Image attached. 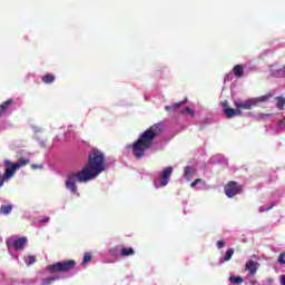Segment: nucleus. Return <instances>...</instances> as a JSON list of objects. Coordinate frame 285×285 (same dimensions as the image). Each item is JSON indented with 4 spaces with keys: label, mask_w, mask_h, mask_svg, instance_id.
Here are the masks:
<instances>
[{
    "label": "nucleus",
    "mask_w": 285,
    "mask_h": 285,
    "mask_svg": "<svg viewBox=\"0 0 285 285\" xmlns=\"http://www.w3.org/2000/svg\"><path fill=\"white\" fill-rule=\"evenodd\" d=\"M106 170V157L99 149H94L89 155L88 164L77 173L69 174L66 180V188L72 194L77 193V181L86 184Z\"/></svg>",
    "instance_id": "1"
},
{
    "label": "nucleus",
    "mask_w": 285,
    "mask_h": 285,
    "mask_svg": "<svg viewBox=\"0 0 285 285\" xmlns=\"http://www.w3.org/2000/svg\"><path fill=\"white\" fill-rule=\"evenodd\" d=\"M164 130V125L156 124L147 129L138 140L132 145V155L136 159H141L146 155V150H148L153 146V141L159 132Z\"/></svg>",
    "instance_id": "2"
},
{
    "label": "nucleus",
    "mask_w": 285,
    "mask_h": 285,
    "mask_svg": "<svg viewBox=\"0 0 285 285\" xmlns=\"http://www.w3.org/2000/svg\"><path fill=\"white\" fill-rule=\"evenodd\" d=\"M28 164H30V158H19L17 163L6 159L3 161L6 171L0 180V188L3 186L6 179H12L17 174V170H19V168H23V166H28Z\"/></svg>",
    "instance_id": "3"
},
{
    "label": "nucleus",
    "mask_w": 285,
    "mask_h": 285,
    "mask_svg": "<svg viewBox=\"0 0 285 285\" xmlns=\"http://www.w3.org/2000/svg\"><path fill=\"white\" fill-rule=\"evenodd\" d=\"M28 244V237L22 236H11L8 240H7V247L9 253L12 255V257L14 259H19V256L14 255L12 253V250H23V248H26V245Z\"/></svg>",
    "instance_id": "4"
},
{
    "label": "nucleus",
    "mask_w": 285,
    "mask_h": 285,
    "mask_svg": "<svg viewBox=\"0 0 285 285\" xmlns=\"http://www.w3.org/2000/svg\"><path fill=\"white\" fill-rule=\"evenodd\" d=\"M264 101H268V96L249 98L247 100L237 99L234 101V106L238 108V110H250V108L259 106V104H264Z\"/></svg>",
    "instance_id": "5"
},
{
    "label": "nucleus",
    "mask_w": 285,
    "mask_h": 285,
    "mask_svg": "<svg viewBox=\"0 0 285 285\" xmlns=\"http://www.w3.org/2000/svg\"><path fill=\"white\" fill-rule=\"evenodd\" d=\"M76 264L75 261L58 262L53 265H48L47 271L49 273H67V271H72Z\"/></svg>",
    "instance_id": "6"
},
{
    "label": "nucleus",
    "mask_w": 285,
    "mask_h": 285,
    "mask_svg": "<svg viewBox=\"0 0 285 285\" xmlns=\"http://www.w3.org/2000/svg\"><path fill=\"white\" fill-rule=\"evenodd\" d=\"M170 175H173V167H166L161 173H160V181L157 183L155 181V187L156 188H161L164 186H168V181H170Z\"/></svg>",
    "instance_id": "7"
},
{
    "label": "nucleus",
    "mask_w": 285,
    "mask_h": 285,
    "mask_svg": "<svg viewBox=\"0 0 285 285\" xmlns=\"http://www.w3.org/2000/svg\"><path fill=\"white\" fill-rule=\"evenodd\" d=\"M242 193V187L237 185L236 181H229L225 187V195L229 198L235 197V195H239Z\"/></svg>",
    "instance_id": "8"
},
{
    "label": "nucleus",
    "mask_w": 285,
    "mask_h": 285,
    "mask_svg": "<svg viewBox=\"0 0 285 285\" xmlns=\"http://www.w3.org/2000/svg\"><path fill=\"white\" fill-rule=\"evenodd\" d=\"M223 112L227 117V119H233V117H239L242 115V110L233 109L226 105H223Z\"/></svg>",
    "instance_id": "9"
},
{
    "label": "nucleus",
    "mask_w": 285,
    "mask_h": 285,
    "mask_svg": "<svg viewBox=\"0 0 285 285\" xmlns=\"http://www.w3.org/2000/svg\"><path fill=\"white\" fill-rule=\"evenodd\" d=\"M245 268L250 275H255V273H257V268H259V263L255 261H248L245 265Z\"/></svg>",
    "instance_id": "10"
},
{
    "label": "nucleus",
    "mask_w": 285,
    "mask_h": 285,
    "mask_svg": "<svg viewBox=\"0 0 285 285\" xmlns=\"http://www.w3.org/2000/svg\"><path fill=\"white\" fill-rule=\"evenodd\" d=\"M271 72H272L273 77H276V78L285 77V67H283L281 69H277L276 67H272Z\"/></svg>",
    "instance_id": "11"
},
{
    "label": "nucleus",
    "mask_w": 285,
    "mask_h": 285,
    "mask_svg": "<svg viewBox=\"0 0 285 285\" xmlns=\"http://www.w3.org/2000/svg\"><path fill=\"white\" fill-rule=\"evenodd\" d=\"M185 179H187V181H190V179H193V177L195 176V168L194 167H185Z\"/></svg>",
    "instance_id": "12"
},
{
    "label": "nucleus",
    "mask_w": 285,
    "mask_h": 285,
    "mask_svg": "<svg viewBox=\"0 0 285 285\" xmlns=\"http://www.w3.org/2000/svg\"><path fill=\"white\" fill-rule=\"evenodd\" d=\"M186 104V100H183L180 102H176L171 106H166L165 110H167V112H173V110H177L180 106H184Z\"/></svg>",
    "instance_id": "13"
},
{
    "label": "nucleus",
    "mask_w": 285,
    "mask_h": 285,
    "mask_svg": "<svg viewBox=\"0 0 285 285\" xmlns=\"http://www.w3.org/2000/svg\"><path fill=\"white\" fill-rule=\"evenodd\" d=\"M12 213V204L2 205L0 207V215H10Z\"/></svg>",
    "instance_id": "14"
},
{
    "label": "nucleus",
    "mask_w": 285,
    "mask_h": 285,
    "mask_svg": "<svg viewBox=\"0 0 285 285\" xmlns=\"http://www.w3.org/2000/svg\"><path fill=\"white\" fill-rule=\"evenodd\" d=\"M130 255H135V249H132V247H124L120 252L121 257H128Z\"/></svg>",
    "instance_id": "15"
},
{
    "label": "nucleus",
    "mask_w": 285,
    "mask_h": 285,
    "mask_svg": "<svg viewBox=\"0 0 285 285\" xmlns=\"http://www.w3.org/2000/svg\"><path fill=\"white\" fill-rule=\"evenodd\" d=\"M233 255H235V250L233 248H229L226 252L225 257L220 259V264H224V262H230V259L233 258Z\"/></svg>",
    "instance_id": "16"
},
{
    "label": "nucleus",
    "mask_w": 285,
    "mask_h": 285,
    "mask_svg": "<svg viewBox=\"0 0 285 285\" xmlns=\"http://www.w3.org/2000/svg\"><path fill=\"white\" fill-rule=\"evenodd\" d=\"M233 70H234L235 77H238V78L244 77V67H242V65H236Z\"/></svg>",
    "instance_id": "17"
},
{
    "label": "nucleus",
    "mask_w": 285,
    "mask_h": 285,
    "mask_svg": "<svg viewBox=\"0 0 285 285\" xmlns=\"http://www.w3.org/2000/svg\"><path fill=\"white\" fill-rule=\"evenodd\" d=\"M8 106H12V100H7L2 105H0V117L8 110Z\"/></svg>",
    "instance_id": "18"
},
{
    "label": "nucleus",
    "mask_w": 285,
    "mask_h": 285,
    "mask_svg": "<svg viewBox=\"0 0 285 285\" xmlns=\"http://www.w3.org/2000/svg\"><path fill=\"white\" fill-rule=\"evenodd\" d=\"M24 262H26L27 266H32V264H35L37 262V258L32 255H29V256L24 257Z\"/></svg>",
    "instance_id": "19"
},
{
    "label": "nucleus",
    "mask_w": 285,
    "mask_h": 285,
    "mask_svg": "<svg viewBox=\"0 0 285 285\" xmlns=\"http://www.w3.org/2000/svg\"><path fill=\"white\" fill-rule=\"evenodd\" d=\"M276 106H277L278 110H284L285 99L282 97H278L276 99Z\"/></svg>",
    "instance_id": "20"
},
{
    "label": "nucleus",
    "mask_w": 285,
    "mask_h": 285,
    "mask_svg": "<svg viewBox=\"0 0 285 285\" xmlns=\"http://www.w3.org/2000/svg\"><path fill=\"white\" fill-rule=\"evenodd\" d=\"M43 83H52V81H55V76L51 73L46 75L42 78Z\"/></svg>",
    "instance_id": "21"
},
{
    "label": "nucleus",
    "mask_w": 285,
    "mask_h": 285,
    "mask_svg": "<svg viewBox=\"0 0 285 285\" xmlns=\"http://www.w3.org/2000/svg\"><path fill=\"white\" fill-rule=\"evenodd\" d=\"M229 282L232 284H242L244 282V278H242L239 276H230Z\"/></svg>",
    "instance_id": "22"
},
{
    "label": "nucleus",
    "mask_w": 285,
    "mask_h": 285,
    "mask_svg": "<svg viewBox=\"0 0 285 285\" xmlns=\"http://www.w3.org/2000/svg\"><path fill=\"white\" fill-rule=\"evenodd\" d=\"M57 279H59L58 277H48V278H45L41 283V285H50L52 284V282H57Z\"/></svg>",
    "instance_id": "23"
},
{
    "label": "nucleus",
    "mask_w": 285,
    "mask_h": 285,
    "mask_svg": "<svg viewBox=\"0 0 285 285\" xmlns=\"http://www.w3.org/2000/svg\"><path fill=\"white\" fill-rule=\"evenodd\" d=\"M90 259H92V256H90V253H86L83 255L82 264H88V262H90Z\"/></svg>",
    "instance_id": "24"
},
{
    "label": "nucleus",
    "mask_w": 285,
    "mask_h": 285,
    "mask_svg": "<svg viewBox=\"0 0 285 285\" xmlns=\"http://www.w3.org/2000/svg\"><path fill=\"white\" fill-rule=\"evenodd\" d=\"M186 112L191 116L195 115V110L190 109V107H186L184 110H181L183 115H186Z\"/></svg>",
    "instance_id": "25"
},
{
    "label": "nucleus",
    "mask_w": 285,
    "mask_h": 285,
    "mask_svg": "<svg viewBox=\"0 0 285 285\" xmlns=\"http://www.w3.org/2000/svg\"><path fill=\"white\" fill-rule=\"evenodd\" d=\"M278 263L279 264H285V253L281 254L278 257Z\"/></svg>",
    "instance_id": "26"
},
{
    "label": "nucleus",
    "mask_w": 285,
    "mask_h": 285,
    "mask_svg": "<svg viewBox=\"0 0 285 285\" xmlns=\"http://www.w3.org/2000/svg\"><path fill=\"white\" fill-rule=\"evenodd\" d=\"M197 184H202V179H196L195 181H193L191 184H190V186H191V188H195V186H197Z\"/></svg>",
    "instance_id": "27"
},
{
    "label": "nucleus",
    "mask_w": 285,
    "mask_h": 285,
    "mask_svg": "<svg viewBox=\"0 0 285 285\" xmlns=\"http://www.w3.org/2000/svg\"><path fill=\"white\" fill-rule=\"evenodd\" d=\"M273 207V205L271 206V207H264V206H262L261 208H259V213H266V210H271V208Z\"/></svg>",
    "instance_id": "28"
},
{
    "label": "nucleus",
    "mask_w": 285,
    "mask_h": 285,
    "mask_svg": "<svg viewBox=\"0 0 285 285\" xmlns=\"http://www.w3.org/2000/svg\"><path fill=\"white\" fill-rule=\"evenodd\" d=\"M224 246H225L224 240H218L217 242V248H224Z\"/></svg>",
    "instance_id": "29"
},
{
    "label": "nucleus",
    "mask_w": 285,
    "mask_h": 285,
    "mask_svg": "<svg viewBox=\"0 0 285 285\" xmlns=\"http://www.w3.org/2000/svg\"><path fill=\"white\" fill-rule=\"evenodd\" d=\"M31 168H33V170H37V168H43V165H31Z\"/></svg>",
    "instance_id": "30"
},
{
    "label": "nucleus",
    "mask_w": 285,
    "mask_h": 285,
    "mask_svg": "<svg viewBox=\"0 0 285 285\" xmlns=\"http://www.w3.org/2000/svg\"><path fill=\"white\" fill-rule=\"evenodd\" d=\"M232 77H233V73H228V75L225 77V81H230Z\"/></svg>",
    "instance_id": "31"
},
{
    "label": "nucleus",
    "mask_w": 285,
    "mask_h": 285,
    "mask_svg": "<svg viewBox=\"0 0 285 285\" xmlns=\"http://www.w3.org/2000/svg\"><path fill=\"white\" fill-rule=\"evenodd\" d=\"M279 127H281V128H285V119H282V120L279 121Z\"/></svg>",
    "instance_id": "32"
},
{
    "label": "nucleus",
    "mask_w": 285,
    "mask_h": 285,
    "mask_svg": "<svg viewBox=\"0 0 285 285\" xmlns=\"http://www.w3.org/2000/svg\"><path fill=\"white\" fill-rule=\"evenodd\" d=\"M281 285H285V275L281 276Z\"/></svg>",
    "instance_id": "33"
},
{
    "label": "nucleus",
    "mask_w": 285,
    "mask_h": 285,
    "mask_svg": "<svg viewBox=\"0 0 285 285\" xmlns=\"http://www.w3.org/2000/svg\"><path fill=\"white\" fill-rule=\"evenodd\" d=\"M40 222H50V217H45Z\"/></svg>",
    "instance_id": "34"
}]
</instances>
